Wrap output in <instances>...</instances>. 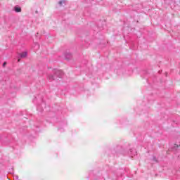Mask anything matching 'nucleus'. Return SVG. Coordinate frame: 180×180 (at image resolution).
Instances as JSON below:
<instances>
[{
    "label": "nucleus",
    "mask_w": 180,
    "mask_h": 180,
    "mask_svg": "<svg viewBox=\"0 0 180 180\" xmlns=\"http://www.w3.org/2000/svg\"><path fill=\"white\" fill-rule=\"evenodd\" d=\"M18 62H19V61H20V59H18Z\"/></svg>",
    "instance_id": "nucleus-5"
},
{
    "label": "nucleus",
    "mask_w": 180,
    "mask_h": 180,
    "mask_svg": "<svg viewBox=\"0 0 180 180\" xmlns=\"http://www.w3.org/2000/svg\"><path fill=\"white\" fill-rule=\"evenodd\" d=\"M64 2V1H59V5H63V3Z\"/></svg>",
    "instance_id": "nucleus-3"
},
{
    "label": "nucleus",
    "mask_w": 180,
    "mask_h": 180,
    "mask_svg": "<svg viewBox=\"0 0 180 180\" xmlns=\"http://www.w3.org/2000/svg\"><path fill=\"white\" fill-rule=\"evenodd\" d=\"M21 58H25V57H27V53L26 52H22V53L20 54Z\"/></svg>",
    "instance_id": "nucleus-2"
},
{
    "label": "nucleus",
    "mask_w": 180,
    "mask_h": 180,
    "mask_svg": "<svg viewBox=\"0 0 180 180\" xmlns=\"http://www.w3.org/2000/svg\"><path fill=\"white\" fill-rule=\"evenodd\" d=\"M14 11L17 13L22 12V8L20 7L15 6Z\"/></svg>",
    "instance_id": "nucleus-1"
},
{
    "label": "nucleus",
    "mask_w": 180,
    "mask_h": 180,
    "mask_svg": "<svg viewBox=\"0 0 180 180\" xmlns=\"http://www.w3.org/2000/svg\"><path fill=\"white\" fill-rule=\"evenodd\" d=\"M6 64V63H4V64H3V65H4V67H5V65Z\"/></svg>",
    "instance_id": "nucleus-4"
},
{
    "label": "nucleus",
    "mask_w": 180,
    "mask_h": 180,
    "mask_svg": "<svg viewBox=\"0 0 180 180\" xmlns=\"http://www.w3.org/2000/svg\"><path fill=\"white\" fill-rule=\"evenodd\" d=\"M177 147H179V146H177Z\"/></svg>",
    "instance_id": "nucleus-6"
}]
</instances>
